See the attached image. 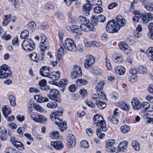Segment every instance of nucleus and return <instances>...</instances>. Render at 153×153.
Segmentation results:
<instances>
[{"label":"nucleus","mask_w":153,"mask_h":153,"mask_svg":"<svg viewBox=\"0 0 153 153\" xmlns=\"http://www.w3.org/2000/svg\"><path fill=\"white\" fill-rule=\"evenodd\" d=\"M93 120L95 124L97 126L100 127L102 131H107L106 123L102 116L96 115L94 116Z\"/></svg>","instance_id":"obj_1"},{"label":"nucleus","mask_w":153,"mask_h":153,"mask_svg":"<svg viewBox=\"0 0 153 153\" xmlns=\"http://www.w3.org/2000/svg\"><path fill=\"white\" fill-rule=\"evenodd\" d=\"M22 47L23 49L27 51H33L35 48L34 43L30 38L25 39L22 42Z\"/></svg>","instance_id":"obj_2"},{"label":"nucleus","mask_w":153,"mask_h":153,"mask_svg":"<svg viewBox=\"0 0 153 153\" xmlns=\"http://www.w3.org/2000/svg\"><path fill=\"white\" fill-rule=\"evenodd\" d=\"M30 116L31 119L36 122L41 123H45L47 121L46 118L37 113L31 112Z\"/></svg>","instance_id":"obj_3"},{"label":"nucleus","mask_w":153,"mask_h":153,"mask_svg":"<svg viewBox=\"0 0 153 153\" xmlns=\"http://www.w3.org/2000/svg\"><path fill=\"white\" fill-rule=\"evenodd\" d=\"M63 46L64 49L71 51H75L76 50V47L74 41L70 38H67L63 43Z\"/></svg>","instance_id":"obj_4"},{"label":"nucleus","mask_w":153,"mask_h":153,"mask_svg":"<svg viewBox=\"0 0 153 153\" xmlns=\"http://www.w3.org/2000/svg\"><path fill=\"white\" fill-rule=\"evenodd\" d=\"M12 73L10 68L4 65L0 67V78H5L11 76Z\"/></svg>","instance_id":"obj_5"},{"label":"nucleus","mask_w":153,"mask_h":153,"mask_svg":"<svg viewBox=\"0 0 153 153\" xmlns=\"http://www.w3.org/2000/svg\"><path fill=\"white\" fill-rule=\"evenodd\" d=\"M94 57L91 55H87L84 61V66L88 69L91 68L95 63Z\"/></svg>","instance_id":"obj_6"},{"label":"nucleus","mask_w":153,"mask_h":153,"mask_svg":"<svg viewBox=\"0 0 153 153\" xmlns=\"http://www.w3.org/2000/svg\"><path fill=\"white\" fill-rule=\"evenodd\" d=\"M50 93L48 94L47 96L50 99L56 102H59L60 101V98L58 90L54 89L50 90Z\"/></svg>","instance_id":"obj_7"},{"label":"nucleus","mask_w":153,"mask_h":153,"mask_svg":"<svg viewBox=\"0 0 153 153\" xmlns=\"http://www.w3.org/2000/svg\"><path fill=\"white\" fill-rule=\"evenodd\" d=\"M82 71L80 67L78 65H74L71 74V77L72 79L79 78L82 75Z\"/></svg>","instance_id":"obj_8"},{"label":"nucleus","mask_w":153,"mask_h":153,"mask_svg":"<svg viewBox=\"0 0 153 153\" xmlns=\"http://www.w3.org/2000/svg\"><path fill=\"white\" fill-rule=\"evenodd\" d=\"M106 30L107 32L112 33H117L118 31L113 20H111L108 22L106 27Z\"/></svg>","instance_id":"obj_9"},{"label":"nucleus","mask_w":153,"mask_h":153,"mask_svg":"<svg viewBox=\"0 0 153 153\" xmlns=\"http://www.w3.org/2000/svg\"><path fill=\"white\" fill-rule=\"evenodd\" d=\"M113 20L114 21V23L118 30L126 23L125 20L121 16L117 17L116 20Z\"/></svg>","instance_id":"obj_10"},{"label":"nucleus","mask_w":153,"mask_h":153,"mask_svg":"<svg viewBox=\"0 0 153 153\" xmlns=\"http://www.w3.org/2000/svg\"><path fill=\"white\" fill-rule=\"evenodd\" d=\"M82 30L85 32H89L94 30V27L89 22L86 24H82L80 25Z\"/></svg>","instance_id":"obj_11"},{"label":"nucleus","mask_w":153,"mask_h":153,"mask_svg":"<svg viewBox=\"0 0 153 153\" xmlns=\"http://www.w3.org/2000/svg\"><path fill=\"white\" fill-rule=\"evenodd\" d=\"M54 122L58 126L60 131L61 132L64 131L67 128L66 123L65 121H63L62 119H57L56 121L55 120V122Z\"/></svg>","instance_id":"obj_12"},{"label":"nucleus","mask_w":153,"mask_h":153,"mask_svg":"<svg viewBox=\"0 0 153 153\" xmlns=\"http://www.w3.org/2000/svg\"><path fill=\"white\" fill-rule=\"evenodd\" d=\"M133 108L135 110H139L142 107L141 104L137 97L133 98L131 101Z\"/></svg>","instance_id":"obj_13"},{"label":"nucleus","mask_w":153,"mask_h":153,"mask_svg":"<svg viewBox=\"0 0 153 153\" xmlns=\"http://www.w3.org/2000/svg\"><path fill=\"white\" fill-rule=\"evenodd\" d=\"M142 15L141 19L143 23H148L150 21L153 19V14L151 13H145Z\"/></svg>","instance_id":"obj_14"},{"label":"nucleus","mask_w":153,"mask_h":153,"mask_svg":"<svg viewBox=\"0 0 153 153\" xmlns=\"http://www.w3.org/2000/svg\"><path fill=\"white\" fill-rule=\"evenodd\" d=\"M62 114L63 111H56L52 112L50 115V118L53 121L55 122V120L56 121L57 119H60L57 117L62 116Z\"/></svg>","instance_id":"obj_15"},{"label":"nucleus","mask_w":153,"mask_h":153,"mask_svg":"<svg viewBox=\"0 0 153 153\" xmlns=\"http://www.w3.org/2000/svg\"><path fill=\"white\" fill-rule=\"evenodd\" d=\"M50 68L49 67L45 66L42 67L40 69L39 73L40 75L43 76H45L49 78L50 75Z\"/></svg>","instance_id":"obj_16"},{"label":"nucleus","mask_w":153,"mask_h":153,"mask_svg":"<svg viewBox=\"0 0 153 153\" xmlns=\"http://www.w3.org/2000/svg\"><path fill=\"white\" fill-rule=\"evenodd\" d=\"M67 83V80L66 79H63L60 80L59 83L52 81V84L56 85L62 88L61 90L62 92L64 91L65 88Z\"/></svg>","instance_id":"obj_17"},{"label":"nucleus","mask_w":153,"mask_h":153,"mask_svg":"<svg viewBox=\"0 0 153 153\" xmlns=\"http://www.w3.org/2000/svg\"><path fill=\"white\" fill-rule=\"evenodd\" d=\"M119 47L120 49L125 51L126 53H130L131 51L129 46L125 42H120L119 45Z\"/></svg>","instance_id":"obj_18"},{"label":"nucleus","mask_w":153,"mask_h":153,"mask_svg":"<svg viewBox=\"0 0 153 153\" xmlns=\"http://www.w3.org/2000/svg\"><path fill=\"white\" fill-rule=\"evenodd\" d=\"M71 20L74 23H76L78 22L80 23L81 24H86V23L89 22V20L87 19L86 18L82 16H80L78 17H77V18H76L75 19L72 18Z\"/></svg>","instance_id":"obj_19"},{"label":"nucleus","mask_w":153,"mask_h":153,"mask_svg":"<svg viewBox=\"0 0 153 153\" xmlns=\"http://www.w3.org/2000/svg\"><path fill=\"white\" fill-rule=\"evenodd\" d=\"M51 144L52 147L57 150H60L64 146L63 143L60 141L51 142Z\"/></svg>","instance_id":"obj_20"},{"label":"nucleus","mask_w":153,"mask_h":153,"mask_svg":"<svg viewBox=\"0 0 153 153\" xmlns=\"http://www.w3.org/2000/svg\"><path fill=\"white\" fill-rule=\"evenodd\" d=\"M47 81L45 79H42L40 80L39 84L40 86L41 89L44 91H47L50 89V87L47 85Z\"/></svg>","instance_id":"obj_21"},{"label":"nucleus","mask_w":153,"mask_h":153,"mask_svg":"<svg viewBox=\"0 0 153 153\" xmlns=\"http://www.w3.org/2000/svg\"><path fill=\"white\" fill-rule=\"evenodd\" d=\"M92 5L89 3H87L83 6L82 10L85 15L88 16L89 14L90 11L93 8Z\"/></svg>","instance_id":"obj_22"},{"label":"nucleus","mask_w":153,"mask_h":153,"mask_svg":"<svg viewBox=\"0 0 153 153\" xmlns=\"http://www.w3.org/2000/svg\"><path fill=\"white\" fill-rule=\"evenodd\" d=\"M67 144L70 147H72L75 145L76 139L75 137L73 135H71L68 137Z\"/></svg>","instance_id":"obj_23"},{"label":"nucleus","mask_w":153,"mask_h":153,"mask_svg":"<svg viewBox=\"0 0 153 153\" xmlns=\"http://www.w3.org/2000/svg\"><path fill=\"white\" fill-rule=\"evenodd\" d=\"M50 48V45L48 41L44 42H40L39 45V48L41 51H44Z\"/></svg>","instance_id":"obj_24"},{"label":"nucleus","mask_w":153,"mask_h":153,"mask_svg":"<svg viewBox=\"0 0 153 153\" xmlns=\"http://www.w3.org/2000/svg\"><path fill=\"white\" fill-rule=\"evenodd\" d=\"M60 73L59 71L53 72L50 73L49 78L52 79L53 80H55L59 79L60 78Z\"/></svg>","instance_id":"obj_25"},{"label":"nucleus","mask_w":153,"mask_h":153,"mask_svg":"<svg viewBox=\"0 0 153 153\" xmlns=\"http://www.w3.org/2000/svg\"><path fill=\"white\" fill-rule=\"evenodd\" d=\"M34 99L39 102H47L49 99L47 97H42L40 95H36L34 96Z\"/></svg>","instance_id":"obj_26"},{"label":"nucleus","mask_w":153,"mask_h":153,"mask_svg":"<svg viewBox=\"0 0 153 153\" xmlns=\"http://www.w3.org/2000/svg\"><path fill=\"white\" fill-rule=\"evenodd\" d=\"M115 72L120 75H123L125 72V68L121 66H117L115 67Z\"/></svg>","instance_id":"obj_27"},{"label":"nucleus","mask_w":153,"mask_h":153,"mask_svg":"<svg viewBox=\"0 0 153 153\" xmlns=\"http://www.w3.org/2000/svg\"><path fill=\"white\" fill-rule=\"evenodd\" d=\"M128 144L127 142L123 141L119 144L118 146V148L120 151L123 152L127 148Z\"/></svg>","instance_id":"obj_28"},{"label":"nucleus","mask_w":153,"mask_h":153,"mask_svg":"<svg viewBox=\"0 0 153 153\" xmlns=\"http://www.w3.org/2000/svg\"><path fill=\"white\" fill-rule=\"evenodd\" d=\"M2 111L4 116L7 117V116L11 112V109L10 108H7V106H4L2 109Z\"/></svg>","instance_id":"obj_29"},{"label":"nucleus","mask_w":153,"mask_h":153,"mask_svg":"<svg viewBox=\"0 0 153 153\" xmlns=\"http://www.w3.org/2000/svg\"><path fill=\"white\" fill-rule=\"evenodd\" d=\"M144 7L147 10L149 11L153 12V2L149 1L148 2L145 3Z\"/></svg>","instance_id":"obj_30"},{"label":"nucleus","mask_w":153,"mask_h":153,"mask_svg":"<svg viewBox=\"0 0 153 153\" xmlns=\"http://www.w3.org/2000/svg\"><path fill=\"white\" fill-rule=\"evenodd\" d=\"M96 103L98 108L100 109H103L106 106L105 103L102 101L97 100Z\"/></svg>","instance_id":"obj_31"},{"label":"nucleus","mask_w":153,"mask_h":153,"mask_svg":"<svg viewBox=\"0 0 153 153\" xmlns=\"http://www.w3.org/2000/svg\"><path fill=\"white\" fill-rule=\"evenodd\" d=\"M148 27L150 30L148 34V36L149 38L151 39H153V23H150L148 26Z\"/></svg>","instance_id":"obj_32"},{"label":"nucleus","mask_w":153,"mask_h":153,"mask_svg":"<svg viewBox=\"0 0 153 153\" xmlns=\"http://www.w3.org/2000/svg\"><path fill=\"white\" fill-rule=\"evenodd\" d=\"M4 19L3 22V24L4 25H7L11 20V14L4 15Z\"/></svg>","instance_id":"obj_33"},{"label":"nucleus","mask_w":153,"mask_h":153,"mask_svg":"<svg viewBox=\"0 0 153 153\" xmlns=\"http://www.w3.org/2000/svg\"><path fill=\"white\" fill-rule=\"evenodd\" d=\"M132 146L133 148L135 150L138 151L140 149V144L139 142L136 140H134L132 142Z\"/></svg>","instance_id":"obj_34"},{"label":"nucleus","mask_w":153,"mask_h":153,"mask_svg":"<svg viewBox=\"0 0 153 153\" xmlns=\"http://www.w3.org/2000/svg\"><path fill=\"white\" fill-rule=\"evenodd\" d=\"M14 146L19 150H22L24 149V145L20 142H16Z\"/></svg>","instance_id":"obj_35"},{"label":"nucleus","mask_w":153,"mask_h":153,"mask_svg":"<svg viewBox=\"0 0 153 153\" xmlns=\"http://www.w3.org/2000/svg\"><path fill=\"white\" fill-rule=\"evenodd\" d=\"M9 99L10 105L13 106H15L16 105L15 101V98L13 95L9 96Z\"/></svg>","instance_id":"obj_36"},{"label":"nucleus","mask_w":153,"mask_h":153,"mask_svg":"<svg viewBox=\"0 0 153 153\" xmlns=\"http://www.w3.org/2000/svg\"><path fill=\"white\" fill-rule=\"evenodd\" d=\"M102 129L101 128H98L97 129V136L101 139L102 138L105 136V134L102 133Z\"/></svg>","instance_id":"obj_37"},{"label":"nucleus","mask_w":153,"mask_h":153,"mask_svg":"<svg viewBox=\"0 0 153 153\" xmlns=\"http://www.w3.org/2000/svg\"><path fill=\"white\" fill-rule=\"evenodd\" d=\"M108 120L115 124H117L118 122L117 117H114V116H111L108 118Z\"/></svg>","instance_id":"obj_38"},{"label":"nucleus","mask_w":153,"mask_h":153,"mask_svg":"<svg viewBox=\"0 0 153 153\" xmlns=\"http://www.w3.org/2000/svg\"><path fill=\"white\" fill-rule=\"evenodd\" d=\"M29 35V32L27 30H23L22 32L20 35V37L21 38L24 39L28 36Z\"/></svg>","instance_id":"obj_39"},{"label":"nucleus","mask_w":153,"mask_h":153,"mask_svg":"<svg viewBox=\"0 0 153 153\" xmlns=\"http://www.w3.org/2000/svg\"><path fill=\"white\" fill-rule=\"evenodd\" d=\"M46 106L48 108H54L57 107V104L55 102H51L47 103Z\"/></svg>","instance_id":"obj_40"},{"label":"nucleus","mask_w":153,"mask_h":153,"mask_svg":"<svg viewBox=\"0 0 153 153\" xmlns=\"http://www.w3.org/2000/svg\"><path fill=\"white\" fill-rule=\"evenodd\" d=\"M122 131L123 133H126L128 132L130 129L129 126L125 125L122 126L120 128Z\"/></svg>","instance_id":"obj_41"},{"label":"nucleus","mask_w":153,"mask_h":153,"mask_svg":"<svg viewBox=\"0 0 153 153\" xmlns=\"http://www.w3.org/2000/svg\"><path fill=\"white\" fill-rule=\"evenodd\" d=\"M50 136L52 138L56 139L59 136V133L57 131H54L50 133Z\"/></svg>","instance_id":"obj_42"},{"label":"nucleus","mask_w":153,"mask_h":153,"mask_svg":"<svg viewBox=\"0 0 153 153\" xmlns=\"http://www.w3.org/2000/svg\"><path fill=\"white\" fill-rule=\"evenodd\" d=\"M36 25L34 22L31 21L28 22L27 25V27L28 29L33 30L35 27H36Z\"/></svg>","instance_id":"obj_43"},{"label":"nucleus","mask_w":153,"mask_h":153,"mask_svg":"<svg viewBox=\"0 0 153 153\" xmlns=\"http://www.w3.org/2000/svg\"><path fill=\"white\" fill-rule=\"evenodd\" d=\"M30 58L31 59L34 61H36V62H38V57L36 53L35 52H33L30 55Z\"/></svg>","instance_id":"obj_44"},{"label":"nucleus","mask_w":153,"mask_h":153,"mask_svg":"<svg viewBox=\"0 0 153 153\" xmlns=\"http://www.w3.org/2000/svg\"><path fill=\"white\" fill-rule=\"evenodd\" d=\"M142 109L143 110L147 111L150 107V104L147 102H144L141 104Z\"/></svg>","instance_id":"obj_45"},{"label":"nucleus","mask_w":153,"mask_h":153,"mask_svg":"<svg viewBox=\"0 0 153 153\" xmlns=\"http://www.w3.org/2000/svg\"><path fill=\"white\" fill-rule=\"evenodd\" d=\"M55 15L59 20H63L65 19V17L63 14L61 13L56 12L55 13Z\"/></svg>","instance_id":"obj_46"},{"label":"nucleus","mask_w":153,"mask_h":153,"mask_svg":"<svg viewBox=\"0 0 153 153\" xmlns=\"http://www.w3.org/2000/svg\"><path fill=\"white\" fill-rule=\"evenodd\" d=\"M115 141L113 139L109 140L106 142V144L107 148L112 146L115 144Z\"/></svg>","instance_id":"obj_47"},{"label":"nucleus","mask_w":153,"mask_h":153,"mask_svg":"<svg viewBox=\"0 0 153 153\" xmlns=\"http://www.w3.org/2000/svg\"><path fill=\"white\" fill-rule=\"evenodd\" d=\"M138 72L142 74H145L147 73L146 68L143 66H140L138 70Z\"/></svg>","instance_id":"obj_48"},{"label":"nucleus","mask_w":153,"mask_h":153,"mask_svg":"<svg viewBox=\"0 0 153 153\" xmlns=\"http://www.w3.org/2000/svg\"><path fill=\"white\" fill-rule=\"evenodd\" d=\"M115 60L117 63H120L123 61L124 59L123 58L122 55L121 54H118Z\"/></svg>","instance_id":"obj_49"},{"label":"nucleus","mask_w":153,"mask_h":153,"mask_svg":"<svg viewBox=\"0 0 153 153\" xmlns=\"http://www.w3.org/2000/svg\"><path fill=\"white\" fill-rule=\"evenodd\" d=\"M45 9L48 10H52L54 8V5L51 3H46L45 6Z\"/></svg>","instance_id":"obj_50"},{"label":"nucleus","mask_w":153,"mask_h":153,"mask_svg":"<svg viewBox=\"0 0 153 153\" xmlns=\"http://www.w3.org/2000/svg\"><path fill=\"white\" fill-rule=\"evenodd\" d=\"M57 52V56L58 59H61L62 55L63 53V48L61 46L60 48L58 49Z\"/></svg>","instance_id":"obj_51"},{"label":"nucleus","mask_w":153,"mask_h":153,"mask_svg":"<svg viewBox=\"0 0 153 153\" xmlns=\"http://www.w3.org/2000/svg\"><path fill=\"white\" fill-rule=\"evenodd\" d=\"M80 146L84 148H87L89 146L88 142L86 140H83L81 142Z\"/></svg>","instance_id":"obj_52"},{"label":"nucleus","mask_w":153,"mask_h":153,"mask_svg":"<svg viewBox=\"0 0 153 153\" xmlns=\"http://www.w3.org/2000/svg\"><path fill=\"white\" fill-rule=\"evenodd\" d=\"M77 84L79 83H81L83 85H86L88 83V81L86 79H77L76 81Z\"/></svg>","instance_id":"obj_53"},{"label":"nucleus","mask_w":153,"mask_h":153,"mask_svg":"<svg viewBox=\"0 0 153 153\" xmlns=\"http://www.w3.org/2000/svg\"><path fill=\"white\" fill-rule=\"evenodd\" d=\"M33 106L37 111L41 112L44 111V109L38 104H33Z\"/></svg>","instance_id":"obj_54"},{"label":"nucleus","mask_w":153,"mask_h":153,"mask_svg":"<svg viewBox=\"0 0 153 153\" xmlns=\"http://www.w3.org/2000/svg\"><path fill=\"white\" fill-rule=\"evenodd\" d=\"M97 16H93L91 18V21L92 22V25L94 26L97 25V22H99L97 20Z\"/></svg>","instance_id":"obj_55"},{"label":"nucleus","mask_w":153,"mask_h":153,"mask_svg":"<svg viewBox=\"0 0 153 153\" xmlns=\"http://www.w3.org/2000/svg\"><path fill=\"white\" fill-rule=\"evenodd\" d=\"M97 20L100 22H103L105 20V17L102 15H100L97 16Z\"/></svg>","instance_id":"obj_56"},{"label":"nucleus","mask_w":153,"mask_h":153,"mask_svg":"<svg viewBox=\"0 0 153 153\" xmlns=\"http://www.w3.org/2000/svg\"><path fill=\"white\" fill-rule=\"evenodd\" d=\"M44 54L45 51L40 50L39 55L38 57V61L43 60L44 58Z\"/></svg>","instance_id":"obj_57"},{"label":"nucleus","mask_w":153,"mask_h":153,"mask_svg":"<svg viewBox=\"0 0 153 153\" xmlns=\"http://www.w3.org/2000/svg\"><path fill=\"white\" fill-rule=\"evenodd\" d=\"M106 65L107 69L108 70H110L112 68V66L110 61L106 58Z\"/></svg>","instance_id":"obj_58"},{"label":"nucleus","mask_w":153,"mask_h":153,"mask_svg":"<svg viewBox=\"0 0 153 153\" xmlns=\"http://www.w3.org/2000/svg\"><path fill=\"white\" fill-rule=\"evenodd\" d=\"M121 105V108L126 111L129 108V106L124 102H123Z\"/></svg>","instance_id":"obj_59"},{"label":"nucleus","mask_w":153,"mask_h":153,"mask_svg":"<svg viewBox=\"0 0 153 153\" xmlns=\"http://www.w3.org/2000/svg\"><path fill=\"white\" fill-rule=\"evenodd\" d=\"M93 10L95 13H99L102 11V9L101 7L98 6L95 7Z\"/></svg>","instance_id":"obj_60"},{"label":"nucleus","mask_w":153,"mask_h":153,"mask_svg":"<svg viewBox=\"0 0 153 153\" xmlns=\"http://www.w3.org/2000/svg\"><path fill=\"white\" fill-rule=\"evenodd\" d=\"M2 38L5 40H9L11 39V36L10 34H7L6 33L4 32Z\"/></svg>","instance_id":"obj_61"},{"label":"nucleus","mask_w":153,"mask_h":153,"mask_svg":"<svg viewBox=\"0 0 153 153\" xmlns=\"http://www.w3.org/2000/svg\"><path fill=\"white\" fill-rule=\"evenodd\" d=\"M9 135V133L8 134H2L0 135V139L2 141L6 140L7 138V136Z\"/></svg>","instance_id":"obj_62"},{"label":"nucleus","mask_w":153,"mask_h":153,"mask_svg":"<svg viewBox=\"0 0 153 153\" xmlns=\"http://www.w3.org/2000/svg\"><path fill=\"white\" fill-rule=\"evenodd\" d=\"M41 37V42H45L47 41L48 40L47 39V37L44 34L42 33L40 35Z\"/></svg>","instance_id":"obj_63"},{"label":"nucleus","mask_w":153,"mask_h":153,"mask_svg":"<svg viewBox=\"0 0 153 153\" xmlns=\"http://www.w3.org/2000/svg\"><path fill=\"white\" fill-rule=\"evenodd\" d=\"M105 83V82L104 81H100L97 85L96 88H102L104 85Z\"/></svg>","instance_id":"obj_64"}]
</instances>
